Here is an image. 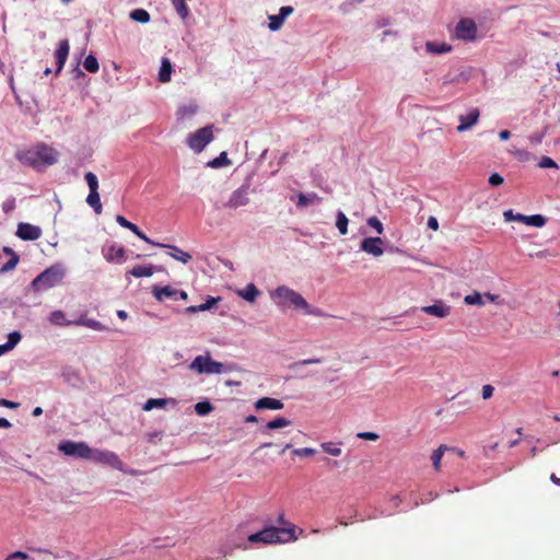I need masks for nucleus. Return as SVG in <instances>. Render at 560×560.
Wrapping results in <instances>:
<instances>
[{
  "label": "nucleus",
  "mask_w": 560,
  "mask_h": 560,
  "mask_svg": "<svg viewBox=\"0 0 560 560\" xmlns=\"http://www.w3.org/2000/svg\"><path fill=\"white\" fill-rule=\"evenodd\" d=\"M15 158L24 165L39 168L42 165L57 163L59 152L45 143H39L34 148L18 151Z\"/></svg>",
  "instance_id": "nucleus-1"
},
{
  "label": "nucleus",
  "mask_w": 560,
  "mask_h": 560,
  "mask_svg": "<svg viewBox=\"0 0 560 560\" xmlns=\"http://www.w3.org/2000/svg\"><path fill=\"white\" fill-rule=\"evenodd\" d=\"M271 298L279 306H293L294 308L304 310L306 314L323 316L319 310H311L306 300L296 291L287 285H279L272 293Z\"/></svg>",
  "instance_id": "nucleus-2"
},
{
  "label": "nucleus",
  "mask_w": 560,
  "mask_h": 560,
  "mask_svg": "<svg viewBox=\"0 0 560 560\" xmlns=\"http://www.w3.org/2000/svg\"><path fill=\"white\" fill-rule=\"evenodd\" d=\"M295 525H290L288 528L269 526L258 533L249 535L248 541L252 544H284L289 541H295L298 539V536H295Z\"/></svg>",
  "instance_id": "nucleus-3"
},
{
  "label": "nucleus",
  "mask_w": 560,
  "mask_h": 560,
  "mask_svg": "<svg viewBox=\"0 0 560 560\" xmlns=\"http://www.w3.org/2000/svg\"><path fill=\"white\" fill-rule=\"evenodd\" d=\"M63 278V271L52 266L39 273L31 283L35 291L47 290L58 284Z\"/></svg>",
  "instance_id": "nucleus-4"
},
{
  "label": "nucleus",
  "mask_w": 560,
  "mask_h": 560,
  "mask_svg": "<svg viewBox=\"0 0 560 560\" xmlns=\"http://www.w3.org/2000/svg\"><path fill=\"white\" fill-rule=\"evenodd\" d=\"M189 369L199 374H220L223 371V364L212 360L209 354L197 355L189 364Z\"/></svg>",
  "instance_id": "nucleus-5"
},
{
  "label": "nucleus",
  "mask_w": 560,
  "mask_h": 560,
  "mask_svg": "<svg viewBox=\"0 0 560 560\" xmlns=\"http://www.w3.org/2000/svg\"><path fill=\"white\" fill-rule=\"evenodd\" d=\"M212 128V126H206L190 133L187 138L188 147L196 153H200L213 140Z\"/></svg>",
  "instance_id": "nucleus-6"
},
{
  "label": "nucleus",
  "mask_w": 560,
  "mask_h": 560,
  "mask_svg": "<svg viewBox=\"0 0 560 560\" xmlns=\"http://www.w3.org/2000/svg\"><path fill=\"white\" fill-rule=\"evenodd\" d=\"M58 448L65 455L75 458L89 459L91 456V447L85 442L63 441Z\"/></svg>",
  "instance_id": "nucleus-7"
},
{
  "label": "nucleus",
  "mask_w": 560,
  "mask_h": 560,
  "mask_svg": "<svg viewBox=\"0 0 560 560\" xmlns=\"http://www.w3.org/2000/svg\"><path fill=\"white\" fill-rule=\"evenodd\" d=\"M90 460L94 463L107 465L117 470H122L124 463L120 460L118 455L112 451L107 450H93L91 448V456H89Z\"/></svg>",
  "instance_id": "nucleus-8"
},
{
  "label": "nucleus",
  "mask_w": 560,
  "mask_h": 560,
  "mask_svg": "<svg viewBox=\"0 0 560 560\" xmlns=\"http://www.w3.org/2000/svg\"><path fill=\"white\" fill-rule=\"evenodd\" d=\"M455 36L465 42H474L477 38V25L472 19H460L455 27Z\"/></svg>",
  "instance_id": "nucleus-9"
},
{
  "label": "nucleus",
  "mask_w": 560,
  "mask_h": 560,
  "mask_svg": "<svg viewBox=\"0 0 560 560\" xmlns=\"http://www.w3.org/2000/svg\"><path fill=\"white\" fill-rule=\"evenodd\" d=\"M248 190L249 187L245 185L234 190L225 203V207L237 209L240 207L246 206L249 202Z\"/></svg>",
  "instance_id": "nucleus-10"
},
{
  "label": "nucleus",
  "mask_w": 560,
  "mask_h": 560,
  "mask_svg": "<svg viewBox=\"0 0 560 560\" xmlns=\"http://www.w3.org/2000/svg\"><path fill=\"white\" fill-rule=\"evenodd\" d=\"M360 248L374 257H380L384 254L383 240L378 236L363 238Z\"/></svg>",
  "instance_id": "nucleus-11"
},
{
  "label": "nucleus",
  "mask_w": 560,
  "mask_h": 560,
  "mask_svg": "<svg viewBox=\"0 0 560 560\" xmlns=\"http://www.w3.org/2000/svg\"><path fill=\"white\" fill-rule=\"evenodd\" d=\"M16 235L24 241H36L42 236V230L39 226L31 223H20Z\"/></svg>",
  "instance_id": "nucleus-12"
},
{
  "label": "nucleus",
  "mask_w": 560,
  "mask_h": 560,
  "mask_svg": "<svg viewBox=\"0 0 560 560\" xmlns=\"http://www.w3.org/2000/svg\"><path fill=\"white\" fill-rule=\"evenodd\" d=\"M421 311L438 318H445L451 313V306L443 301H438L432 305L421 307Z\"/></svg>",
  "instance_id": "nucleus-13"
},
{
  "label": "nucleus",
  "mask_w": 560,
  "mask_h": 560,
  "mask_svg": "<svg viewBox=\"0 0 560 560\" xmlns=\"http://www.w3.org/2000/svg\"><path fill=\"white\" fill-rule=\"evenodd\" d=\"M69 51H70L69 40L67 38L61 39L58 44L57 50L55 51V58H56V65H57L56 73H59L62 70V68L67 61V58L69 56Z\"/></svg>",
  "instance_id": "nucleus-14"
},
{
  "label": "nucleus",
  "mask_w": 560,
  "mask_h": 560,
  "mask_svg": "<svg viewBox=\"0 0 560 560\" xmlns=\"http://www.w3.org/2000/svg\"><path fill=\"white\" fill-rule=\"evenodd\" d=\"M151 292H152L153 296L155 298V300L159 302H164L166 299L176 301L177 294H178V290L172 288L171 285H165V287L153 285L151 289Z\"/></svg>",
  "instance_id": "nucleus-15"
},
{
  "label": "nucleus",
  "mask_w": 560,
  "mask_h": 560,
  "mask_svg": "<svg viewBox=\"0 0 560 560\" xmlns=\"http://www.w3.org/2000/svg\"><path fill=\"white\" fill-rule=\"evenodd\" d=\"M479 119V110L477 108L471 109L467 115L459 116L460 124L457 126L456 130L458 132H463L471 128L477 124Z\"/></svg>",
  "instance_id": "nucleus-16"
},
{
  "label": "nucleus",
  "mask_w": 560,
  "mask_h": 560,
  "mask_svg": "<svg viewBox=\"0 0 560 560\" xmlns=\"http://www.w3.org/2000/svg\"><path fill=\"white\" fill-rule=\"evenodd\" d=\"M256 409H270L280 410L283 408V402L280 399L271 397H262L255 402Z\"/></svg>",
  "instance_id": "nucleus-17"
},
{
  "label": "nucleus",
  "mask_w": 560,
  "mask_h": 560,
  "mask_svg": "<svg viewBox=\"0 0 560 560\" xmlns=\"http://www.w3.org/2000/svg\"><path fill=\"white\" fill-rule=\"evenodd\" d=\"M163 248H168L171 252L168 255L183 264H188L191 260V255L175 245L163 244Z\"/></svg>",
  "instance_id": "nucleus-18"
},
{
  "label": "nucleus",
  "mask_w": 560,
  "mask_h": 560,
  "mask_svg": "<svg viewBox=\"0 0 560 560\" xmlns=\"http://www.w3.org/2000/svg\"><path fill=\"white\" fill-rule=\"evenodd\" d=\"M105 258L110 262H121L125 258V248L122 246L113 244L108 247V250L105 254Z\"/></svg>",
  "instance_id": "nucleus-19"
},
{
  "label": "nucleus",
  "mask_w": 560,
  "mask_h": 560,
  "mask_svg": "<svg viewBox=\"0 0 560 560\" xmlns=\"http://www.w3.org/2000/svg\"><path fill=\"white\" fill-rule=\"evenodd\" d=\"M221 300V298H212V296H209V299L200 304V305H191V306H188L186 308V313L187 314H195L197 312H205V311H209L211 310L219 301Z\"/></svg>",
  "instance_id": "nucleus-20"
},
{
  "label": "nucleus",
  "mask_w": 560,
  "mask_h": 560,
  "mask_svg": "<svg viewBox=\"0 0 560 560\" xmlns=\"http://www.w3.org/2000/svg\"><path fill=\"white\" fill-rule=\"evenodd\" d=\"M322 197H319L316 192H310L307 195L300 192L298 196V202L296 206L300 208L307 207L314 202L320 203Z\"/></svg>",
  "instance_id": "nucleus-21"
},
{
  "label": "nucleus",
  "mask_w": 560,
  "mask_h": 560,
  "mask_svg": "<svg viewBox=\"0 0 560 560\" xmlns=\"http://www.w3.org/2000/svg\"><path fill=\"white\" fill-rule=\"evenodd\" d=\"M173 71L172 63L168 58H163L161 62V68L159 72V81L162 83H166L171 80V74Z\"/></svg>",
  "instance_id": "nucleus-22"
},
{
  "label": "nucleus",
  "mask_w": 560,
  "mask_h": 560,
  "mask_svg": "<svg viewBox=\"0 0 560 560\" xmlns=\"http://www.w3.org/2000/svg\"><path fill=\"white\" fill-rule=\"evenodd\" d=\"M155 267L154 266H135L132 269H130L127 273L131 275L136 278H142V277H151L154 273Z\"/></svg>",
  "instance_id": "nucleus-23"
},
{
  "label": "nucleus",
  "mask_w": 560,
  "mask_h": 560,
  "mask_svg": "<svg viewBox=\"0 0 560 560\" xmlns=\"http://www.w3.org/2000/svg\"><path fill=\"white\" fill-rule=\"evenodd\" d=\"M168 402H173L174 405L176 404L175 399H166V398H150L145 401V404L143 405V410L145 411H150L152 410L153 408H163L165 407Z\"/></svg>",
  "instance_id": "nucleus-24"
},
{
  "label": "nucleus",
  "mask_w": 560,
  "mask_h": 560,
  "mask_svg": "<svg viewBox=\"0 0 560 560\" xmlns=\"http://www.w3.org/2000/svg\"><path fill=\"white\" fill-rule=\"evenodd\" d=\"M521 222L525 223L526 225L536 226V228H542L547 220L541 214H533V215H525L520 217Z\"/></svg>",
  "instance_id": "nucleus-25"
},
{
  "label": "nucleus",
  "mask_w": 560,
  "mask_h": 560,
  "mask_svg": "<svg viewBox=\"0 0 560 560\" xmlns=\"http://www.w3.org/2000/svg\"><path fill=\"white\" fill-rule=\"evenodd\" d=\"M86 202L89 206H91L96 214H101L103 207L101 203V198L98 191H90V194L86 197Z\"/></svg>",
  "instance_id": "nucleus-26"
},
{
  "label": "nucleus",
  "mask_w": 560,
  "mask_h": 560,
  "mask_svg": "<svg viewBox=\"0 0 560 560\" xmlns=\"http://www.w3.org/2000/svg\"><path fill=\"white\" fill-rule=\"evenodd\" d=\"M240 295L248 302H254L259 295V290L256 288L255 284L249 283L245 287L244 290L240 292Z\"/></svg>",
  "instance_id": "nucleus-27"
},
{
  "label": "nucleus",
  "mask_w": 560,
  "mask_h": 560,
  "mask_svg": "<svg viewBox=\"0 0 560 560\" xmlns=\"http://www.w3.org/2000/svg\"><path fill=\"white\" fill-rule=\"evenodd\" d=\"M447 450L448 448L446 445H440L436 450L433 451V453L431 455V460H432V465L436 471H439L441 469V460H442V457H443L445 451H447Z\"/></svg>",
  "instance_id": "nucleus-28"
},
{
  "label": "nucleus",
  "mask_w": 560,
  "mask_h": 560,
  "mask_svg": "<svg viewBox=\"0 0 560 560\" xmlns=\"http://www.w3.org/2000/svg\"><path fill=\"white\" fill-rule=\"evenodd\" d=\"M50 323L58 326H68L74 324V322H69L66 319V316L62 311H54L50 314Z\"/></svg>",
  "instance_id": "nucleus-29"
},
{
  "label": "nucleus",
  "mask_w": 560,
  "mask_h": 560,
  "mask_svg": "<svg viewBox=\"0 0 560 560\" xmlns=\"http://www.w3.org/2000/svg\"><path fill=\"white\" fill-rule=\"evenodd\" d=\"M20 340L21 334L19 331L11 332L8 337L7 343L0 346V352L13 349Z\"/></svg>",
  "instance_id": "nucleus-30"
},
{
  "label": "nucleus",
  "mask_w": 560,
  "mask_h": 560,
  "mask_svg": "<svg viewBox=\"0 0 560 560\" xmlns=\"http://www.w3.org/2000/svg\"><path fill=\"white\" fill-rule=\"evenodd\" d=\"M130 19L139 23H148L150 21V14L144 9H136L130 12Z\"/></svg>",
  "instance_id": "nucleus-31"
},
{
  "label": "nucleus",
  "mask_w": 560,
  "mask_h": 560,
  "mask_svg": "<svg viewBox=\"0 0 560 560\" xmlns=\"http://www.w3.org/2000/svg\"><path fill=\"white\" fill-rule=\"evenodd\" d=\"M348 223L349 220L346 214L341 211H338L336 226L341 235H346L348 233Z\"/></svg>",
  "instance_id": "nucleus-32"
},
{
  "label": "nucleus",
  "mask_w": 560,
  "mask_h": 560,
  "mask_svg": "<svg viewBox=\"0 0 560 560\" xmlns=\"http://www.w3.org/2000/svg\"><path fill=\"white\" fill-rule=\"evenodd\" d=\"M83 67L86 71L91 73H96L100 69L98 61L95 56L89 55L83 61Z\"/></svg>",
  "instance_id": "nucleus-33"
},
{
  "label": "nucleus",
  "mask_w": 560,
  "mask_h": 560,
  "mask_svg": "<svg viewBox=\"0 0 560 560\" xmlns=\"http://www.w3.org/2000/svg\"><path fill=\"white\" fill-rule=\"evenodd\" d=\"M172 4L182 19H186L189 14V9L186 5V0H171Z\"/></svg>",
  "instance_id": "nucleus-34"
},
{
  "label": "nucleus",
  "mask_w": 560,
  "mask_h": 560,
  "mask_svg": "<svg viewBox=\"0 0 560 560\" xmlns=\"http://www.w3.org/2000/svg\"><path fill=\"white\" fill-rule=\"evenodd\" d=\"M291 424V421L283 417H277L276 419L267 422L266 429L276 430L280 428H284Z\"/></svg>",
  "instance_id": "nucleus-35"
},
{
  "label": "nucleus",
  "mask_w": 560,
  "mask_h": 560,
  "mask_svg": "<svg viewBox=\"0 0 560 560\" xmlns=\"http://www.w3.org/2000/svg\"><path fill=\"white\" fill-rule=\"evenodd\" d=\"M208 164L211 167L219 168V167H222V166L230 165L231 161L229 160L226 152H221L218 158L213 159Z\"/></svg>",
  "instance_id": "nucleus-36"
},
{
  "label": "nucleus",
  "mask_w": 560,
  "mask_h": 560,
  "mask_svg": "<svg viewBox=\"0 0 560 560\" xmlns=\"http://www.w3.org/2000/svg\"><path fill=\"white\" fill-rule=\"evenodd\" d=\"M320 447L325 453L331 456H340L342 453L341 448L332 442H324L320 444Z\"/></svg>",
  "instance_id": "nucleus-37"
},
{
  "label": "nucleus",
  "mask_w": 560,
  "mask_h": 560,
  "mask_svg": "<svg viewBox=\"0 0 560 560\" xmlns=\"http://www.w3.org/2000/svg\"><path fill=\"white\" fill-rule=\"evenodd\" d=\"M427 50L433 54H442L451 50V46L446 44H436L433 42L427 43Z\"/></svg>",
  "instance_id": "nucleus-38"
},
{
  "label": "nucleus",
  "mask_w": 560,
  "mask_h": 560,
  "mask_svg": "<svg viewBox=\"0 0 560 560\" xmlns=\"http://www.w3.org/2000/svg\"><path fill=\"white\" fill-rule=\"evenodd\" d=\"M213 410V406L209 401H199L195 405V411L198 416H206Z\"/></svg>",
  "instance_id": "nucleus-39"
},
{
  "label": "nucleus",
  "mask_w": 560,
  "mask_h": 560,
  "mask_svg": "<svg viewBox=\"0 0 560 560\" xmlns=\"http://www.w3.org/2000/svg\"><path fill=\"white\" fill-rule=\"evenodd\" d=\"M464 302L467 304V305H479V306H482L485 305V302L482 300V295L478 292L474 293V294H468L464 298Z\"/></svg>",
  "instance_id": "nucleus-40"
},
{
  "label": "nucleus",
  "mask_w": 560,
  "mask_h": 560,
  "mask_svg": "<svg viewBox=\"0 0 560 560\" xmlns=\"http://www.w3.org/2000/svg\"><path fill=\"white\" fill-rule=\"evenodd\" d=\"M85 180H86V184L89 186V189L90 191H97L98 189V180H97V177L94 173L92 172H88L85 174Z\"/></svg>",
  "instance_id": "nucleus-41"
},
{
  "label": "nucleus",
  "mask_w": 560,
  "mask_h": 560,
  "mask_svg": "<svg viewBox=\"0 0 560 560\" xmlns=\"http://www.w3.org/2000/svg\"><path fill=\"white\" fill-rule=\"evenodd\" d=\"M19 259H20L19 255L15 253H12L11 258L1 267L0 271L8 272L10 270H13L16 267Z\"/></svg>",
  "instance_id": "nucleus-42"
},
{
  "label": "nucleus",
  "mask_w": 560,
  "mask_h": 560,
  "mask_svg": "<svg viewBox=\"0 0 560 560\" xmlns=\"http://www.w3.org/2000/svg\"><path fill=\"white\" fill-rule=\"evenodd\" d=\"M75 325H84L89 328L95 329V330H102L104 326L95 319H80L78 322H74Z\"/></svg>",
  "instance_id": "nucleus-43"
},
{
  "label": "nucleus",
  "mask_w": 560,
  "mask_h": 560,
  "mask_svg": "<svg viewBox=\"0 0 560 560\" xmlns=\"http://www.w3.org/2000/svg\"><path fill=\"white\" fill-rule=\"evenodd\" d=\"M284 20L279 15H269V28L271 31H278L283 25Z\"/></svg>",
  "instance_id": "nucleus-44"
},
{
  "label": "nucleus",
  "mask_w": 560,
  "mask_h": 560,
  "mask_svg": "<svg viewBox=\"0 0 560 560\" xmlns=\"http://www.w3.org/2000/svg\"><path fill=\"white\" fill-rule=\"evenodd\" d=\"M116 222L120 226L130 230L132 233H135L138 230V226L136 224H133L132 222L128 221L125 217H122L120 214L116 215Z\"/></svg>",
  "instance_id": "nucleus-45"
},
{
  "label": "nucleus",
  "mask_w": 560,
  "mask_h": 560,
  "mask_svg": "<svg viewBox=\"0 0 560 560\" xmlns=\"http://www.w3.org/2000/svg\"><path fill=\"white\" fill-rule=\"evenodd\" d=\"M366 223L369 226L374 229L377 232V234L383 233V231H384L383 223L376 217L369 218Z\"/></svg>",
  "instance_id": "nucleus-46"
},
{
  "label": "nucleus",
  "mask_w": 560,
  "mask_h": 560,
  "mask_svg": "<svg viewBox=\"0 0 560 560\" xmlns=\"http://www.w3.org/2000/svg\"><path fill=\"white\" fill-rule=\"evenodd\" d=\"M538 165L541 168H558V164L549 156H542Z\"/></svg>",
  "instance_id": "nucleus-47"
},
{
  "label": "nucleus",
  "mask_w": 560,
  "mask_h": 560,
  "mask_svg": "<svg viewBox=\"0 0 560 560\" xmlns=\"http://www.w3.org/2000/svg\"><path fill=\"white\" fill-rule=\"evenodd\" d=\"M315 453V448L312 447L295 448L293 451V454L300 457H310L313 456Z\"/></svg>",
  "instance_id": "nucleus-48"
},
{
  "label": "nucleus",
  "mask_w": 560,
  "mask_h": 560,
  "mask_svg": "<svg viewBox=\"0 0 560 560\" xmlns=\"http://www.w3.org/2000/svg\"><path fill=\"white\" fill-rule=\"evenodd\" d=\"M133 234H136L140 240L144 241L145 243H148L150 245H153L156 247H162V245H163L162 243H156V242L152 241L151 238H149L139 228Z\"/></svg>",
  "instance_id": "nucleus-49"
},
{
  "label": "nucleus",
  "mask_w": 560,
  "mask_h": 560,
  "mask_svg": "<svg viewBox=\"0 0 560 560\" xmlns=\"http://www.w3.org/2000/svg\"><path fill=\"white\" fill-rule=\"evenodd\" d=\"M30 558V556L26 553V552H23V551H14L12 553H10L5 560H27Z\"/></svg>",
  "instance_id": "nucleus-50"
},
{
  "label": "nucleus",
  "mask_w": 560,
  "mask_h": 560,
  "mask_svg": "<svg viewBox=\"0 0 560 560\" xmlns=\"http://www.w3.org/2000/svg\"><path fill=\"white\" fill-rule=\"evenodd\" d=\"M494 387L490 384L483 385L481 389L482 398L485 400L490 399L493 396Z\"/></svg>",
  "instance_id": "nucleus-51"
},
{
  "label": "nucleus",
  "mask_w": 560,
  "mask_h": 560,
  "mask_svg": "<svg viewBox=\"0 0 560 560\" xmlns=\"http://www.w3.org/2000/svg\"><path fill=\"white\" fill-rule=\"evenodd\" d=\"M357 436L359 439L365 440V441H376L380 438L378 434L374 433V432H360V433H358Z\"/></svg>",
  "instance_id": "nucleus-52"
},
{
  "label": "nucleus",
  "mask_w": 560,
  "mask_h": 560,
  "mask_svg": "<svg viewBox=\"0 0 560 560\" xmlns=\"http://www.w3.org/2000/svg\"><path fill=\"white\" fill-rule=\"evenodd\" d=\"M503 182H504V179L499 173H493L489 177V184L491 186H499V185L503 184Z\"/></svg>",
  "instance_id": "nucleus-53"
},
{
  "label": "nucleus",
  "mask_w": 560,
  "mask_h": 560,
  "mask_svg": "<svg viewBox=\"0 0 560 560\" xmlns=\"http://www.w3.org/2000/svg\"><path fill=\"white\" fill-rule=\"evenodd\" d=\"M294 11L293 7H290V5H287V7H281L280 10H279V15L285 20L290 14H292Z\"/></svg>",
  "instance_id": "nucleus-54"
},
{
  "label": "nucleus",
  "mask_w": 560,
  "mask_h": 560,
  "mask_svg": "<svg viewBox=\"0 0 560 560\" xmlns=\"http://www.w3.org/2000/svg\"><path fill=\"white\" fill-rule=\"evenodd\" d=\"M504 217L506 220H515L521 222L520 217H525L524 214L517 213L516 215L513 214L512 210H508L504 212Z\"/></svg>",
  "instance_id": "nucleus-55"
},
{
  "label": "nucleus",
  "mask_w": 560,
  "mask_h": 560,
  "mask_svg": "<svg viewBox=\"0 0 560 560\" xmlns=\"http://www.w3.org/2000/svg\"><path fill=\"white\" fill-rule=\"evenodd\" d=\"M428 226L431 229V230H434L436 231L439 229V222L438 220L434 218V217H430L429 220H428Z\"/></svg>",
  "instance_id": "nucleus-56"
},
{
  "label": "nucleus",
  "mask_w": 560,
  "mask_h": 560,
  "mask_svg": "<svg viewBox=\"0 0 560 560\" xmlns=\"http://www.w3.org/2000/svg\"><path fill=\"white\" fill-rule=\"evenodd\" d=\"M320 359H305L296 363V365H308V364H315L319 363Z\"/></svg>",
  "instance_id": "nucleus-57"
},
{
  "label": "nucleus",
  "mask_w": 560,
  "mask_h": 560,
  "mask_svg": "<svg viewBox=\"0 0 560 560\" xmlns=\"http://www.w3.org/2000/svg\"><path fill=\"white\" fill-rule=\"evenodd\" d=\"M0 406L8 407V408H15V407H18V404L13 402L11 400H7L4 398H1L0 399Z\"/></svg>",
  "instance_id": "nucleus-58"
},
{
  "label": "nucleus",
  "mask_w": 560,
  "mask_h": 560,
  "mask_svg": "<svg viewBox=\"0 0 560 560\" xmlns=\"http://www.w3.org/2000/svg\"><path fill=\"white\" fill-rule=\"evenodd\" d=\"M511 132L509 130H502L499 132V138L503 141L510 139Z\"/></svg>",
  "instance_id": "nucleus-59"
},
{
  "label": "nucleus",
  "mask_w": 560,
  "mask_h": 560,
  "mask_svg": "<svg viewBox=\"0 0 560 560\" xmlns=\"http://www.w3.org/2000/svg\"><path fill=\"white\" fill-rule=\"evenodd\" d=\"M258 421V418L254 415H249L245 418L246 423H255Z\"/></svg>",
  "instance_id": "nucleus-60"
},
{
  "label": "nucleus",
  "mask_w": 560,
  "mask_h": 560,
  "mask_svg": "<svg viewBox=\"0 0 560 560\" xmlns=\"http://www.w3.org/2000/svg\"><path fill=\"white\" fill-rule=\"evenodd\" d=\"M10 427H11V423L8 419L0 418V428H10Z\"/></svg>",
  "instance_id": "nucleus-61"
},
{
  "label": "nucleus",
  "mask_w": 560,
  "mask_h": 560,
  "mask_svg": "<svg viewBox=\"0 0 560 560\" xmlns=\"http://www.w3.org/2000/svg\"><path fill=\"white\" fill-rule=\"evenodd\" d=\"M177 299H180V300H183V301H187V300H188V294H187V292L182 291V290H178Z\"/></svg>",
  "instance_id": "nucleus-62"
},
{
  "label": "nucleus",
  "mask_w": 560,
  "mask_h": 560,
  "mask_svg": "<svg viewBox=\"0 0 560 560\" xmlns=\"http://www.w3.org/2000/svg\"><path fill=\"white\" fill-rule=\"evenodd\" d=\"M485 296L490 301V302H497V300L499 299V295H495V294H492V293H486Z\"/></svg>",
  "instance_id": "nucleus-63"
},
{
  "label": "nucleus",
  "mask_w": 560,
  "mask_h": 560,
  "mask_svg": "<svg viewBox=\"0 0 560 560\" xmlns=\"http://www.w3.org/2000/svg\"><path fill=\"white\" fill-rule=\"evenodd\" d=\"M550 480H551L553 483H556V485L560 486V478H558L555 474H551V476H550Z\"/></svg>",
  "instance_id": "nucleus-64"
}]
</instances>
